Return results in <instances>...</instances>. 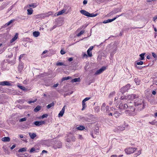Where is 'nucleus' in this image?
Wrapping results in <instances>:
<instances>
[{"instance_id": "f257e3e1", "label": "nucleus", "mask_w": 157, "mask_h": 157, "mask_svg": "<svg viewBox=\"0 0 157 157\" xmlns=\"http://www.w3.org/2000/svg\"><path fill=\"white\" fill-rule=\"evenodd\" d=\"M134 105L136 109L140 111L144 108L145 104L143 100L140 99L134 102Z\"/></svg>"}, {"instance_id": "f03ea898", "label": "nucleus", "mask_w": 157, "mask_h": 157, "mask_svg": "<svg viewBox=\"0 0 157 157\" xmlns=\"http://www.w3.org/2000/svg\"><path fill=\"white\" fill-rule=\"evenodd\" d=\"M138 97V95L136 94H132L131 95H128L127 96H121V100H124L126 102V100H132L135 98Z\"/></svg>"}, {"instance_id": "7ed1b4c3", "label": "nucleus", "mask_w": 157, "mask_h": 157, "mask_svg": "<svg viewBox=\"0 0 157 157\" xmlns=\"http://www.w3.org/2000/svg\"><path fill=\"white\" fill-rule=\"evenodd\" d=\"M135 108L133 106L128 105L126 110L125 111V113L130 115H133L135 114Z\"/></svg>"}, {"instance_id": "20e7f679", "label": "nucleus", "mask_w": 157, "mask_h": 157, "mask_svg": "<svg viewBox=\"0 0 157 157\" xmlns=\"http://www.w3.org/2000/svg\"><path fill=\"white\" fill-rule=\"evenodd\" d=\"M123 101H121L119 104L116 103V106L117 108H119L121 110H126L128 105H127L126 103H122Z\"/></svg>"}, {"instance_id": "39448f33", "label": "nucleus", "mask_w": 157, "mask_h": 157, "mask_svg": "<svg viewBox=\"0 0 157 157\" xmlns=\"http://www.w3.org/2000/svg\"><path fill=\"white\" fill-rule=\"evenodd\" d=\"M80 12L82 14L88 17H94L98 15V13L94 14V13H90L89 12L86 11L84 10H82L80 11Z\"/></svg>"}, {"instance_id": "423d86ee", "label": "nucleus", "mask_w": 157, "mask_h": 157, "mask_svg": "<svg viewBox=\"0 0 157 157\" xmlns=\"http://www.w3.org/2000/svg\"><path fill=\"white\" fill-rule=\"evenodd\" d=\"M66 141L69 143H71L72 141H75L76 138L72 135H67L66 137Z\"/></svg>"}, {"instance_id": "0eeeda50", "label": "nucleus", "mask_w": 157, "mask_h": 157, "mask_svg": "<svg viewBox=\"0 0 157 157\" xmlns=\"http://www.w3.org/2000/svg\"><path fill=\"white\" fill-rule=\"evenodd\" d=\"M136 149V148L135 147H129L126 148L125 150L126 153L127 154H130L134 152L135 151Z\"/></svg>"}, {"instance_id": "6e6552de", "label": "nucleus", "mask_w": 157, "mask_h": 157, "mask_svg": "<svg viewBox=\"0 0 157 157\" xmlns=\"http://www.w3.org/2000/svg\"><path fill=\"white\" fill-rule=\"evenodd\" d=\"M52 12L51 11L48 12V13L45 14H40L37 15V17L38 18L41 17L42 18H44L45 17H48L49 16L52 15Z\"/></svg>"}, {"instance_id": "1a4fd4ad", "label": "nucleus", "mask_w": 157, "mask_h": 157, "mask_svg": "<svg viewBox=\"0 0 157 157\" xmlns=\"http://www.w3.org/2000/svg\"><path fill=\"white\" fill-rule=\"evenodd\" d=\"M90 99V97H87L85 98L84 100L82 101V110H84L86 107V105L85 103V102L87 101H88L89 99Z\"/></svg>"}, {"instance_id": "9d476101", "label": "nucleus", "mask_w": 157, "mask_h": 157, "mask_svg": "<svg viewBox=\"0 0 157 157\" xmlns=\"http://www.w3.org/2000/svg\"><path fill=\"white\" fill-rule=\"evenodd\" d=\"M106 69L105 67H102L101 68L97 70L95 73V75H97L102 73Z\"/></svg>"}, {"instance_id": "9b49d317", "label": "nucleus", "mask_w": 157, "mask_h": 157, "mask_svg": "<svg viewBox=\"0 0 157 157\" xmlns=\"http://www.w3.org/2000/svg\"><path fill=\"white\" fill-rule=\"evenodd\" d=\"M0 85L4 86H11V84L9 82L7 81H4L0 82Z\"/></svg>"}, {"instance_id": "f8f14e48", "label": "nucleus", "mask_w": 157, "mask_h": 157, "mask_svg": "<svg viewBox=\"0 0 157 157\" xmlns=\"http://www.w3.org/2000/svg\"><path fill=\"white\" fill-rule=\"evenodd\" d=\"M23 63L21 61H20L18 67V71L21 72L24 68Z\"/></svg>"}, {"instance_id": "ddd939ff", "label": "nucleus", "mask_w": 157, "mask_h": 157, "mask_svg": "<svg viewBox=\"0 0 157 157\" xmlns=\"http://www.w3.org/2000/svg\"><path fill=\"white\" fill-rule=\"evenodd\" d=\"M45 123V122L44 121H36L34 122V124L38 126H39L40 125L44 124Z\"/></svg>"}, {"instance_id": "4468645a", "label": "nucleus", "mask_w": 157, "mask_h": 157, "mask_svg": "<svg viewBox=\"0 0 157 157\" xmlns=\"http://www.w3.org/2000/svg\"><path fill=\"white\" fill-rule=\"evenodd\" d=\"M125 129V127L122 126H118L117 128L114 130L115 132H119L120 131H122Z\"/></svg>"}, {"instance_id": "2eb2a0df", "label": "nucleus", "mask_w": 157, "mask_h": 157, "mask_svg": "<svg viewBox=\"0 0 157 157\" xmlns=\"http://www.w3.org/2000/svg\"><path fill=\"white\" fill-rule=\"evenodd\" d=\"M65 106H64L62 109V110L60 111L59 113L58 114V117H60L63 116L65 111Z\"/></svg>"}, {"instance_id": "dca6fc26", "label": "nucleus", "mask_w": 157, "mask_h": 157, "mask_svg": "<svg viewBox=\"0 0 157 157\" xmlns=\"http://www.w3.org/2000/svg\"><path fill=\"white\" fill-rule=\"evenodd\" d=\"M18 38V34L16 33L15 35L14 36L11 40L10 43H12L16 39Z\"/></svg>"}, {"instance_id": "f3484780", "label": "nucleus", "mask_w": 157, "mask_h": 157, "mask_svg": "<svg viewBox=\"0 0 157 157\" xmlns=\"http://www.w3.org/2000/svg\"><path fill=\"white\" fill-rule=\"evenodd\" d=\"M121 101H123V100H121V98L118 100V98L117 97H116L115 98V99H114V104H115V105L116 106V103H118V104H119L120 103V102Z\"/></svg>"}, {"instance_id": "a211bd4d", "label": "nucleus", "mask_w": 157, "mask_h": 157, "mask_svg": "<svg viewBox=\"0 0 157 157\" xmlns=\"http://www.w3.org/2000/svg\"><path fill=\"white\" fill-rule=\"evenodd\" d=\"M62 143L60 141H58L56 144V145L55 146V147H55L56 148H60L62 147Z\"/></svg>"}, {"instance_id": "6ab92c4d", "label": "nucleus", "mask_w": 157, "mask_h": 157, "mask_svg": "<svg viewBox=\"0 0 157 157\" xmlns=\"http://www.w3.org/2000/svg\"><path fill=\"white\" fill-rule=\"evenodd\" d=\"M120 114L121 113L118 112V111L115 110L114 112L113 116L116 117H117L120 116Z\"/></svg>"}, {"instance_id": "aec40b11", "label": "nucleus", "mask_w": 157, "mask_h": 157, "mask_svg": "<svg viewBox=\"0 0 157 157\" xmlns=\"http://www.w3.org/2000/svg\"><path fill=\"white\" fill-rule=\"evenodd\" d=\"M128 90V89L125 88L124 87H123L121 90V93H119V94L120 95L121 94H123L124 93L126 92Z\"/></svg>"}, {"instance_id": "412c9836", "label": "nucleus", "mask_w": 157, "mask_h": 157, "mask_svg": "<svg viewBox=\"0 0 157 157\" xmlns=\"http://www.w3.org/2000/svg\"><path fill=\"white\" fill-rule=\"evenodd\" d=\"M2 140L4 142H9L10 140V138L8 137H4L2 138Z\"/></svg>"}, {"instance_id": "4be33fe9", "label": "nucleus", "mask_w": 157, "mask_h": 157, "mask_svg": "<svg viewBox=\"0 0 157 157\" xmlns=\"http://www.w3.org/2000/svg\"><path fill=\"white\" fill-rule=\"evenodd\" d=\"M114 19L115 18H113L112 19H108L107 20H104L103 23L104 24H106L107 23H108L109 22H112V21H114Z\"/></svg>"}, {"instance_id": "5701e85b", "label": "nucleus", "mask_w": 157, "mask_h": 157, "mask_svg": "<svg viewBox=\"0 0 157 157\" xmlns=\"http://www.w3.org/2000/svg\"><path fill=\"white\" fill-rule=\"evenodd\" d=\"M80 78H76L74 79H72L71 82L72 83H74L75 82H79L80 81Z\"/></svg>"}, {"instance_id": "b1692460", "label": "nucleus", "mask_w": 157, "mask_h": 157, "mask_svg": "<svg viewBox=\"0 0 157 157\" xmlns=\"http://www.w3.org/2000/svg\"><path fill=\"white\" fill-rule=\"evenodd\" d=\"M29 135L32 139H34L36 136V135L35 133H31V132H29Z\"/></svg>"}, {"instance_id": "393cba45", "label": "nucleus", "mask_w": 157, "mask_h": 157, "mask_svg": "<svg viewBox=\"0 0 157 157\" xmlns=\"http://www.w3.org/2000/svg\"><path fill=\"white\" fill-rule=\"evenodd\" d=\"M40 33L38 31H35L33 33V35L35 37H37L40 35Z\"/></svg>"}, {"instance_id": "a878e982", "label": "nucleus", "mask_w": 157, "mask_h": 157, "mask_svg": "<svg viewBox=\"0 0 157 157\" xmlns=\"http://www.w3.org/2000/svg\"><path fill=\"white\" fill-rule=\"evenodd\" d=\"M41 107L40 106H37L34 109V111L35 112H37L41 109Z\"/></svg>"}, {"instance_id": "bb28decb", "label": "nucleus", "mask_w": 157, "mask_h": 157, "mask_svg": "<svg viewBox=\"0 0 157 157\" xmlns=\"http://www.w3.org/2000/svg\"><path fill=\"white\" fill-rule=\"evenodd\" d=\"M106 106V104L105 103H103L102 104L101 108V110L102 111H104L105 108H107V106Z\"/></svg>"}, {"instance_id": "cd10ccee", "label": "nucleus", "mask_w": 157, "mask_h": 157, "mask_svg": "<svg viewBox=\"0 0 157 157\" xmlns=\"http://www.w3.org/2000/svg\"><path fill=\"white\" fill-rule=\"evenodd\" d=\"M15 21L14 19H12L10 20L9 22H8L6 23L5 25V26L6 27H7L9 25L11 24L13 22Z\"/></svg>"}, {"instance_id": "c85d7f7f", "label": "nucleus", "mask_w": 157, "mask_h": 157, "mask_svg": "<svg viewBox=\"0 0 157 157\" xmlns=\"http://www.w3.org/2000/svg\"><path fill=\"white\" fill-rule=\"evenodd\" d=\"M27 12L28 15H31L33 13V10L32 8H30L27 10Z\"/></svg>"}, {"instance_id": "c756f323", "label": "nucleus", "mask_w": 157, "mask_h": 157, "mask_svg": "<svg viewBox=\"0 0 157 157\" xmlns=\"http://www.w3.org/2000/svg\"><path fill=\"white\" fill-rule=\"evenodd\" d=\"M134 81L137 85H139L140 84V80L137 78H135L134 79Z\"/></svg>"}, {"instance_id": "7c9ffc66", "label": "nucleus", "mask_w": 157, "mask_h": 157, "mask_svg": "<svg viewBox=\"0 0 157 157\" xmlns=\"http://www.w3.org/2000/svg\"><path fill=\"white\" fill-rule=\"evenodd\" d=\"M54 105L55 103L54 102H52V103L47 105V108L48 109L50 108L51 107L54 106Z\"/></svg>"}, {"instance_id": "2f4dec72", "label": "nucleus", "mask_w": 157, "mask_h": 157, "mask_svg": "<svg viewBox=\"0 0 157 157\" xmlns=\"http://www.w3.org/2000/svg\"><path fill=\"white\" fill-rule=\"evenodd\" d=\"M145 53H142L140 55V58L139 59L140 60H143L144 59V55H145Z\"/></svg>"}, {"instance_id": "473e14b6", "label": "nucleus", "mask_w": 157, "mask_h": 157, "mask_svg": "<svg viewBox=\"0 0 157 157\" xmlns=\"http://www.w3.org/2000/svg\"><path fill=\"white\" fill-rule=\"evenodd\" d=\"M76 128L78 130H82L85 129V127L84 126L81 125L77 127Z\"/></svg>"}, {"instance_id": "72a5a7b5", "label": "nucleus", "mask_w": 157, "mask_h": 157, "mask_svg": "<svg viewBox=\"0 0 157 157\" xmlns=\"http://www.w3.org/2000/svg\"><path fill=\"white\" fill-rule=\"evenodd\" d=\"M27 150L26 147H24L20 149L18 151V152H21L23 151H25Z\"/></svg>"}, {"instance_id": "f704fd0d", "label": "nucleus", "mask_w": 157, "mask_h": 157, "mask_svg": "<svg viewBox=\"0 0 157 157\" xmlns=\"http://www.w3.org/2000/svg\"><path fill=\"white\" fill-rule=\"evenodd\" d=\"M65 10H62L58 12L57 15L59 16V15H61V14H63V13H65Z\"/></svg>"}, {"instance_id": "c9c22d12", "label": "nucleus", "mask_w": 157, "mask_h": 157, "mask_svg": "<svg viewBox=\"0 0 157 157\" xmlns=\"http://www.w3.org/2000/svg\"><path fill=\"white\" fill-rule=\"evenodd\" d=\"M18 86L19 88L25 91L26 90L25 88L23 86Z\"/></svg>"}, {"instance_id": "e433bc0d", "label": "nucleus", "mask_w": 157, "mask_h": 157, "mask_svg": "<svg viewBox=\"0 0 157 157\" xmlns=\"http://www.w3.org/2000/svg\"><path fill=\"white\" fill-rule=\"evenodd\" d=\"M71 78V77L68 76L67 77H63L62 78V81H63L65 80H67L70 79Z\"/></svg>"}, {"instance_id": "4c0bfd02", "label": "nucleus", "mask_w": 157, "mask_h": 157, "mask_svg": "<svg viewBox=\"0 0 157 157\" xmlns=\"http://www.w3.org/2000/svg\"><path fill=\"white\" fill-rule=\"evenodd\" d=\"M84 32V31L83 30H82L81 31L80 33H79L78 34H77V36H79L81 35Z\"/></svg>"}, {"instance_id": "58836bf2", "label": "nucleus", "mask_w": 157, "mask_h": 157, "mask_svg": "<svg viewBox=\"0 0 157 157\" xmlns=\"http://www.w3.org/2000/svg\"><path fill=\"white\" fill-rule=\"evenodd\" d=\"M26 120V117H24L23 118H22L19 120V121L20 122L25 121Z\"/></svg>"}, {"instance_id": "ea45409f", "label": "nucleus", "mask_w": 157, "mask_h": 157, "mask_svg": "<svg viewBox=\"0 0 157 157\" xmlns=\"http://www.w3.org/2000/svg\"><path fill=\"white\" fill-rule=\"evenodd\" d=\"M56 65L57 66H62V65H64V66H66V65H65L62 62H59L56 63Z\"/></svg>"}, {"instance_id": "a19ab883", "label": "nucleus", "mask_w": 157, "mask_h": 157, "mask_svg": "<svg viewBox=\"0 0 157 157\" xmlns=\"http://www.w3.org/2000/svg\"><path fill=\"white\" fill-rule=\"evenodd\" d=\"M115 94V91H113V92L111 93L109 95V97H111L112 96L114 95Z\"/></svg>"}, {"instance_id": "79ce46f5", "label": "nucleus", "mask_w": 157, "mask_h": 157, "mask_svg": "<svg viewBox=\"0 0 157 157\" xmlns=\"http://www.w3.org/2000/svg\"><path fill=\"white\" fill-rule=\"evenodd\" d=\"M36 150V149L34 147H32L31 148V150L29 151V152L30 153H32L33 152V151H35Z\"/></svg>"}, {"instance_id": "37998d69", "label": "nucleus", "mask_w": 157, "mask_h": 157, "mask_svg": "<svg viewBox=\"0 0 157 157\" xmlns=\"http://www.w3.org/2000/svg\"><path fill=\"white\" fill-rule=\"evenodd\" d=\"M87 53L88 56L90 57H91L92 56V53L91 52V51H89L88 52V50L87 51Z\"/></svg>"}, {"instance_id": "c03bdc74", "label": "nucleus", "mask_w": 157, "mask_h": 157, "mask_svg": "<svg viewBox=\"0 0 157 157\" xmlns=\"http://www.w3.org/2000/svg\"><path fill=\"white\" fill-rule=\"evenodd\" d=\"M29 6L32 7L33 8H35L36 7V5H35V3H32L29 5Z\"/></svg>"}, {"instance_id": "a18cd8bd", "label": "nucleus", "mask_w": 157, "mask_h": 157, "mask_svg": "<svg viewBox=\"0 0 157 157\" xmlns=\"http://www.w3.org/2000/svg\"><path fill=\"white\" fill-rule=\"evenodd\" d=\"M152 55L155 58V59H157V56L156 54H155L154 52H152Z\"/></svg>"}, {"instance_id": "49530a36", "label": "nucleus", "mask_w": 157, "mask_h": 157, "mask_svg": "<svg viewBox=\"0 0 157 157\" xmlns=\"http://www.w3.org/2000/svg\"><path fill=\"white\" fill-rule=\"evenodd\" d=\"M124 14V13H122L121 14V15H116V17L113 18H115V19H114V20H115V19H117L118 17H119L123 15Z\"/></svg>"}, {"instance_id": "de8ad7c7", "label": "nucleus", "mask_w": 157, "mask_h": 157, "mask_svg": "<svg viewBox=\"0 0 157 157\" xmlns=\"http://www.w3.org/2000/svg\"><path fill=\"white\" fill-rule=\"evenodd\" d=\"M125 88H126L128 90L129 89L130 86L129 84H127L125 86H124Z\"/></svg>"}, {"instance_id": "09e8293b", "label": "nucleus", "mask_w": 157, "mask_h": 157, "mask_svg": "<svg viewBox=\"0 0 157 157\" xmlns=\"http://www.w3.org/2000/svg\"><path fill=\"white\" fill-rule=\"evenodd\" d=\"M143 64V61H140L139 62L136 63V64L137 65H142Z\"/></svg>"}, {"instance_id": "8fccbe9b", "label": "nucleus", "mask_w": 157, "mask_h": 157, "mask_svg": "<svg viewBox=\"0 0 157 157\" xmlns=\"http://www.w3.org/2000/svg\"><path fill=\"white\" fill-rule=\"evenodd\" d=\"M48 116V115L47 114H44L43 115L41 116V118H44L45 117H47Z\"/></svg>"}, {"instance_id": "3c124183", "label": "nucleus", "mask_w": 157, "mask_h": 157, "mask_svg": "<svg viewBox=\"0 0 157 157\" xmlns=\"http://www.w3.org/2000/svg\"><path fill=\"white\" fill-rule=\"evenodd\" d=\"M60 53L62 55H63L66 53V52L63 50L61 49L60 51Z\"/></svg>"}, {"instance_id": "603ef678", "label": "nucleus", "mask_w": 157, "mask_h": 157, "mask_svg": "<svg viewBox=\"0 0 157 157\" xmlns=\"http://www.w3.org/2000/svg\"><path fill=\"white\" fill-rule=\"evenodd\" d=\"M149 123L152 125H155V124L156 122H155L154 121L151 122H149Z\"/></svg>"}, {"instance_id": "864d4df0", "label": "nucleus", "mask_w": 157, "mask_h": 157, "mask_svg": "<svg viewBox=\"0 0 157 157\" xmlns=\"http://www.w3.org/2000/svg\"><path fill=\"white\" fill-rule=\"evenodd\" d=\"M18 157H26L25 155H18Z\"/></svg>"}, {"instance_id": "5fc2aeb1", "label": "nucleus", "mask_w": 157, "mask_h": 157, "mask_svg": "<svg viewBox=\"0 0 157 157\" xmlns=\"http://www.w3.org/2000/svg\"><path fill=\"white\" fill-rule=\"evenodd\" d=\"M36 101V100L33 101H28V103L29 104H31L32 103H34Z\"/></svg>"}, {"instance_id": "6e6d98bb", "label": "nucleus", "mask_w": 157, "mask_h": 157, "mask_svg": "<svg viewBox=\"0 0 157 157\" xmlns=\"http://www.w3.org/2000/svg\"><path fill=\"white\" fill-rule=\"evenodd\" d=\"M157 19V15H156L154 17H153V20L154 21H155V20Z\"/></svg>"}, {"instance_id": "4d7b16f0", "label": "nucleus", "mask_w": 157, "mask_h": 157, "mask_svg": "<svg viewBox=\"0 0 157 157\" xmlns=\"http://www.w3.org/2000/svg\"><path fill=\"white\" fill-rule=\"evenodd\" d=\"M93 46H91L90 47V48L88 49V52L89 51H91L93 49Z\"/></svg>"}, {"instance_id": "13d9d810", "label": "nucleus", "mask_w": 157, "mask_h": 157, "mask_svg": "<svg viewBox=\"0 0 157 157\" xmlns=\"http://www.w3.org/2000/svg\"><path fill=\"white\" fill-rule=\"evenodd\" d=\"M16 147V145L13 144L10 148L11 150H13Z\"/></svg>"}, {"instance_id": "bf43d9fd", "label": "nucleus", "mask_w": 157, "mask_h": 157, "mask_svg": "<svg viewBox=\"0 0 157 157\" xmlns=\"http://www.w3.org/2000/svg\"><path fill=\"white\" fill-rule=\"evenodd\" d=\"M112 111H113V110H112ZM114 113V112H110V113H109L108 115L109 116L110 115H111V116H113V113Z\"/></svg>"}, {"instance_id": "052dcab7", "label": "nucleus", "mask_w": 157, "mask_h": 157, "mask_svg": "<svg viewBox=\"0 0 157 157\" xmlns=\"http://www.w3.org/2000/svg\"><path fill=\"white\" fill-rule=\"evenodd\" d=\"M87 0H84L83 1V4L84 5H85L87 3Z\"/></svg>"}, {"instance_id": "680f3d73", "label": "nucleus", "mask_w": 157, "mask_h": 157, "mask_svg": "<svg viewBox=\"0 0 157 157\" xmlns=\"http://www.w3.org/2000/svg\"><path fill=\"white\" fill-rule=\"evenodd\" d=\"M59 85V84L57 83L55 84H54L53 86V87H57V86H58Z\"/></svg>"}, {"instance_id": "e2e57ef3", "label": "nucleus", "mask_w": 157, "mask_h": 157, "mask_svg": "<svg viewBox=\"0 0 157 157\" xmlns=\"http://www.w3.org/2000/svg\"><path fill=\"white\" fill-rule=\"evenodd\" d=\"M78 138L80 139H82L83 138L82 135H79L78 136Z\"/></svg>"}, {"instance_id": "0e129e2a", "label": "nucleus", "mask_w": 157, "mask_h": 157, "mask_svg": "<svg viewBox=\"0 0 157 157\" xmlns=\"http://www.w3.org/2000/svg\"><path fill=\"white\" fill-rule=\"evenodd\" d=\"M47 151L45 150H43L42 152V154H44V153H47Z\"/></svg>"}, {"instance_id": "69168bd1", "label": "nucleus", "mask_w": 157, "mask_h": 157, "mask_svg": "<svg viewBox=\"0 0 157 157\" xmlns=\"http://www.w3.org/2000/svg\"><path fill=\"white\" fill-rule=\"evenodd\" d=\"M73 58L71 57V58H69V59H68V60L69 61H71L73 60Z\"/></svg>"}, {"instance_id": "338daca9", "label": "nucleus", "mask_w": 157, "mask_h": 157, "mask_svg": "<svg viewBox=\"0 0 157 157\" xmlns=\"http://www.w3.org/2000/svg\"><path fill=\"white\" fill-rule=\"evenodd\" d=\"M23 56V55H21L19 57V62L21 61L20 60V59Z\"/></svg>"}, {"instance_id": "774afa93", "label": "nucleus", "mask_w": 157, "mask_h": 157, "mask_svg": "<svg viewBox=\"0 0 157 157\" xmlns=\"http://www.w3.org/2000/svg\"><path fill=\"white\" fill-rule=\"evenodd\" d=\"M152 93L153 95H155L156 94V92L154 90H153L152 92Z\"/></svg>"}]
</instances>
